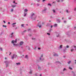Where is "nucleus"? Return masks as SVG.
I'll list each match as a JSON object with an SVG mask.
<instances>
[{
    "label": "nucleus",
    "instance_id": "nucleus-47",
    "mask_svg": "<svg viewBox=\"0 0 76 76\" xmlns=\"http://www.w3.org/2000/svg\"><path fill=\"white\" fill-rule=\"evenodd\" d=\"M74 3H76V0H74Z\"/></svg>",
    "mask_w": 76,
    "mask_h": 76
},
{
    "label": "nucleus",
    "instance_id": "nucleus-22",
    "mask_svg": "<svg viewBox=\"0 0 76 76\" xmlns=\"http://www.w3.org/2000/svg\"><path fill=\"white\" fill-rule=\"evenodd\" d=\"M60 48H63V45H61L59 47Z\"/></svg>",
    "mask_w": 76,
    "mask_h": 76
},
{
    "label": "nucleus",
    "instance_id": "nucleus-7",
    "mask_svg": "<svg viewBox=\"0 0 76 76\" xmlns=\"http://www.w3.org/2000/svg\"><path fill=\"white\" fill-rule=\"evenodd\" d=\"M56 21L58 23H60V22L61 21L60 19H56Z\"/></svg>",
    "mask_w": 76,
    "mask_h": 76
},
{
    "label": "nucleus",
    "instance_id": "nucleus-23",
    "mask_svg": "<svg viewBox=\"0 0 76 76\" xmlns=\"http://www.w3.org/2000/svg\"><path fill=\"white\" fill-rule=\"evenodd\" d=\"M67 71V69H66L65 68H64L63 69V71Z\"/></svg>",
    "mask_w": 76,
    "mask_h": 76
},
{
    "label": "nucleus",
    "instance_id": "nucleus-27",
    "mask_svg": "<svg viewBox=\"0 0 76 76\" xmlns=\"http://www.w3.org/2000/svg\"><path fill=\"white\" fill-rule=\"evenodd\" d=\"M25 58H28V55L26 56H25Z\"/></svg>",
    "mask_w": 76,
    "mask_h": 76
},
{
    "label": "nucleus",
    "instance_id": "nucleus-39",
    "mask_svg": "<svg viewBox=\"0 0 76 76\" xmlns=\"http://www.w3.org/2000/svg\"><path fill=\"white\" fill-rule=\"evenodd\" d=\"M74 11H76V8L75 7L74 10Z\"/></svg>",
    "mask_w": 76,
    "mask_h": 76
},
{
    "label": "nucleus",
    "instance_id": "nucleus-13",
    "mask_svg": "<svg viewBox=\"0 0 76 76\" xmlns=\"http://www.w3.org/2000/svg\"><path fill=\"white\" fill-rule=\"evenodd\" d=\"M16 5H11V7H16Z\"/></svg>",
    "mask_w": 76,
    "mask_h": 76
},
{
    "label": "nucleus",
    "instance_id": "nucleus-10",
    "mask_svg": "<svg viewBox=\"0 0 76 76\" xmlns=\"http://www.w3.org/2000/svg\"><path fill=\"white\" fill-rule=\"evenodd\" d=\"M15 24H16V23H13L12 24V27H14V26H15Z\"/></svg>",
    "mask_w": 76,
    "mask_h": 76
},
{
    "label": "nucleus",
    "instance_id": "nucleus-48",
    "mask_svg": "<svg viewBox=\"0 0 76 76\" xmlns=\"http://www.w3.org/2000/svg\"><path fill=\"white\" fill-rule=\"evenodd\" d=\"M47 35H50V33H47Z\"/></svg>",
    "mask_w": 76,
    "mask_h": 76
},
{
    "label": "nucleus",
    "instance_id": "nucleus-49",
    "mask_svg": "<svg viewBox=\"0 0 76 76\" xmlns=\"http://www.w3.org/2000/svg\"><path fill=\"white\" fill-rule=\"evenodd\" d=\"M36 1H37L38 2H39V1H40V0H36Z\"/></svg>",
    "mask_w": 76,
    "mask_h": 76
},
{
    "label": "nucleus",
    "instance_id": "nucleus-50",
    "mask_svg": "<svg viewBox=\"0 0 76 76\" xmlns=\"http://www.w3.org/2000/svg\"><path fill=\"white\" fill-rule=\"evenodd\" d=\"M0 50H1V51H2V48H0Z\"/></svg>",
    "mask_w": 76,
    "mask_h": 76
},
{
    "label": "nucleus",
    "instance_id": "nucleus-28",
    "mask_svg": "<svg viewBox=\"0 0 76 76\" xmlns=\"http://www.w3.org/2000/svg\"><path fill=\"white\" fill-rule=\"evenodd\" d=\"M24 16H26V13H25V12H24Z\"/></svg>",
    "mask_w": 76,
    "mask_h": 76
},
{
    "label": "nucleus",
    "instance_id": "nucleus-20",
    "mask_svg": "<svg viewBox=\"0 0 76 76\" xmlns=\"http://www.w3.org/2000/svg\"><path fill=\"white\" fill-rule=\"evenodd\" d=\"M28 32H31V29H29L28 30H27Z\"/></svg>",
    "mask_w": 76,
    "mask_h": 76
},
{
    "label": "nucleus",
    "instance_id": "nucleus-36",
    "mask_svg": "<svg viewBox=\"0 0 76 76\" xmlns=\"http://www.w3.org/2000/svg\"><path fill=\"white\" fill-rule=\"evenodd\" d=\"M48 6H51V4H48Z\"/></svg>",
    "mask_w": 76,
    "mask_h": 76
},
{
    "label": "nucleus",
    "instance_id": "nucleus-56",
    "mask_svg": "<svg viewBox=\"0 0 76 76\" xmlns=\"http://www.w3.org/2000/svg\"><path fill=\"white\" fill-rule=\"evenodd\" d=\"M11 54H12V53L10 52V53L9 54L10 56V55H11Z\"/></svg>",
    "mask_w": 76,
    "mask_h": 76
},
{
    "label": "nucleus",
    "instance_id": "nucleus-12",
    "mask_svg": "<svg viewBox=\"0 0 76 76\" xmlns=\"http://www.w3.org/2000/svg\"><path fill=\"white\" fill-rule=\"evenodd\" d=\"M16 65H17V66H18L19 65H20V63L19 62L18 63H16Z\"/></svg>",
    "mask_w": 76,
    "mask_h": 76
},
{
    "label": "nucleus",
    "instance_id": "nucleus-60",
    "mask_svg": "<svg viewBox=\"0 0 76 76\" xmlns=\"http://www.w3.org/2000/svg\"><path fill=\"white\" fill-rule=\"evenodd\" d=\"M74 28L75 29H76V27H75Z\"/></svg>",
    "mask_w": 76,
    "mask_h": 76
},
{
    "label": "nucleus",
    "instance_id": "nucleus-21",
    "mask_svg": "<svg viewBox=\"0 0 76 76\" xmlns=\"http://www.w3.org/2000/svg\"><path fill=\"white\" fill-rule=\"evenodd\" d=\"M72 73H73V76H75L76 75L75 74V73H74V72H73V71L72 72Z\"/></svg>",
    "mask_w": 76,
    "mask_h": 76
},
{
    "label": "nucleus",
    "instance_id": "nucleus-30",
    "mask_svg": "<svg viewBox=\"0 0 76 76\" xmlns=\"http://www.w3.org/2000/svg\"><path fill=\"white\" fill-rule=\"evenodd\" d=\"M56 63H58V64H61V63H60V62L59 61H56Z\"/></svg>",
    "mask_w": 76,
    "mask_h": 76
},
{
    "label": "nucleus",
    "instance_id": "nucleus-4",
    "mask_svg": "<svg viewBox=\"0 0 76 76\" xmlns=\"http://www.w3.org/2000/svg\"><path fill=\"white\" fill-rule=\"evenodd\" d=\"M16 57H17V55H16L13 54V56H12V59H13L14 58V57L16 58Z\"/></svg>",
    "mask_w": 76,
    "mask_h": 76
},
{
    "label": "nucleus",
    "instance_id": "nucleus-53",
    "mask_svg": "<svg viewBox=\"0 0 76 76\" xmlns=\"http://www.w3.org/2000/svg\"><path fill=\"white\" fill-rule=\"evenodd\" d=\"M13 3H15V4L16 3V2H15V1H13Z\"/></svg>",
    "mask_w": 76,
    "mask_h": 76
},
{
    "label": "nucleus",
    "instance_id": "nucleus-64",
    "mask_svg": "<svg viewBox=\"0 0 76 76\" xmlns=\"http://www.w3.org/2000/svg\"><path fill=\"white\" fill-rule=\"evenodd\" d=\"M68 19H69V20L71 19V18H69Z\"/></svg>",
    "mask_w": 76,
    "mask_h": 76
},
{
    "label": "nucleus",
    "instance_id": "nucleus-8",
    "mask_svg": "<svg viewBox=\"0 0 76 76\" xmlns=\"http://www.w3.org/2000/svg\"><path fill=\"white\" fill-rule=\"evenodd\" d=\"M17 41V39H15V40H14V41L12 40V43H14V42H16Z\"/></svg>",
    "mask_w": 76,
    "mask_h": 76
},
{
    "label": "nucleus",
    "instance_id": "nucleus-61",
    "mask_svg": "<svg viewBox=\"0 0 76 76\" xmlns=\"http://www.w3.org/2000/svg\"><path fill=\"white\" fill-rule=\"evenodd\" d=\"M31 35H32L31 34H29V36H31Z\"/></svg>",
    "mask_w": 76,
    "mask_h": 76
},
{
    "label": "nucleus",
    "instance_id": "nucleus-46",
    "mask_svg": "<svg viewBox=\"0 0 76 76\" xmlns=\"http://www.w3.org/2000/svg\"><path fill=\"white\" fill-rule=\"evenodd\" d=\"M19 53H20V54H21V53H22V52H21V51H19L18 52Z\"/></svg>",
    "mask_w": 76,
    "mask_h": 76
},
{
    "label": "nucleus",
    "instance_id": "nucleus-19",
    "mask_svg": "<svg viewBox=\"0 0 76 76\" xmlns=\"http://www.w3.org/2000/svg\"><path fill=\"white\" fill-rule=\"evenodd\" d=\"M28 11L26 9H25L24 10V12H28Z\"/></svg>",
    "mask_w": 76,
    "mask_h": 76
},
{
    "label": "nucleus",
    "instance_id": "nucleus-59",
    "mask_svg": "<svg viewBox=\"0 0 76 76\" xmlns=\"http://www.w3.org/2000/svg\"><path fill=\"white\" fill-rule=\"evenodd\" d=\"M75 64H76V60H75Z\"/></svg>",
    "mask_w": 76,
    "mask_h": 76
},
{
    "label": "nucleus",
    "instance_id": "nucleus-55",
    "mask_svg": "<svg viewBox=\"0 0 76 76\" xmlns=\"http://www.w3.org/2000/svg\"><path fill=\"white\" fill-rule=\"evenodd\" d=\"M8 23V24L10 25V22H9Z\"/></svg>",
    "mask_w": 76,
    "mask_h": 76
},
{
    "label": "nucleus",
    "instance_id": "nucleus-63",
    "mask_svg": "<svg viewBox=\"0 0 76 76\" xmlns=\"http://www.w3.org/2000/svg\"><path fill=\"white\" fill-rule=\"evenodd\" d=\"M50 28H53V26H51Z\"/></svg>",
    "mask_w": 76,
    "mask_h": 76
},
{
    "label": "nucleus",
    "instance_id": "nucleus-41",
    "mask_svg": "<svg viewBox=\"0 0 76 76\" xmlns=\"http://www.w3.org/2000/svg\"><path fill=\"white\" fill-rule=\"evenodd\" d=\"M26 30H25V31H23V33H25V32H26Z\"/></svg>",
    "mask_w": 76,
    "mask_h": 76
},
{
    "label": "nucleus",
    "instance_id": "nucleus-24",
    "mask_svg": "<svg viewBox=\"0 0 76 76\" xmlns=\"http://www.w3.org/2000/svg\"><path fill=\"white\" fill-rule=\"evenodd\" d=\"M72 47H74V48L75 49V50H76V46H72Z\"/></svg>",
    "mask_w": 76,
    "mask_h": 76
},
{
    "label": "nucleus",
    "instance_id": "nucleus-25",
    "mask_svg": "<svg viewBox=\"0 0 76 76\" xmlns=\"http://www.w3.org/2000/svg\"><path fill=\"white\" fill-rule=\"evenodd\" d=\"M70 63H71V61H69L67 63L68 64H70Z\"/></svg>",
    "mask_w": 76,
    "mask_h": 76
},
{
    "label": "nucleus",
    "instance_id": "nucleus-15",
    "mask_svg": "<svg viewBox=\"0 0 76 76\" xmlns=\"http://www.w3.org/2000/svg\"><path fill=\"white\" fill-rule=\"evenodd\" d=\"M59 34L58 33H57L56 34V37H59Z\"/></svg>",
    "mask_w": 76,
    "mask_h": 76
},
{
    "label": "nucleus",
    "instance_id": "nucleus-3",
    "mask_svg": "<svg viewBox=\"0 0 76 76\" xmlns=\"http://www.w3.org/2000/svg\"><path fill=\"white\" fill-rule=\"evenodd\" d=\"M37 26H39V28H41V26H42L41 25V22H39L38 23Z\"/></svg>",
    "mask_w": 76,
    "mask_h": 76
},
{
    "label": "nucleus",
    "instance_id": "nucleus-18",
    "mask_svg": "<svg viewBox=\"0 0 76 76\" xmlns=\"http://www.w3.org/2000/svg\"><path fill=\"white\" fill-rule=\"evenodd\" d=\"M37 66L38 67V69H41V67L39 66L38 65H37Z\"/></svg>",
    "mask_w": 76,
    "mask_h": 76
},
{
    "label": "nucleus",
    "instance_id": "nucleus-9",
    "mask_svg": "<svg viewBox=\"0 0 76 76\" xmlns=\"http://www.w3.org/2000/svg\"><path fill=\"white\" fill-rule=\"evenodd\" d=\"M23 42H20V45H23Z\"/></svg>",
    "mask_w": 76,
    "mask_h": 76
},
{
    "label": "nucleus",
    "instance_id": "nucleus-16",
    "mask_svg": "<svg viewBox=\"0 0 76 76\" xmlns=\"http://www.w3.org/2000/svg\"><path fill=\"white\" fill-rule=\"evenodd\" d=\"M54 27H57V24H55L53 25Z\"/></svg>",
    "mask_w": 76,
    "mask_h": 76
},
{
    "label": "nucleus",
    "instance_id": "nucleus-17",
    "mask_svg": "<svg viewBox=\"0 0 76 76\" xmlns=\"http://www.w3.org/2000/svg\"><path fill=\"white\" fill-rule=\"evenodd\" d=\"M13 33H12V34H11V38H12L13 37Z\"/></svg>",
    "mask_w": 76,
    "mask_h": 76
},
{
    "label": "nucleus",
    "instance_id": "nucleus-26",
    "mask_svg": "<svg viewBox=\"0 0 76 76\" xmlns=\"http://www.w3.org/2000/svg\"><path fill=\"white\" fill-rule=\"evenodd\" d=\"M21 26L22 27H24V24H21Z\"/></svg>",
    "mask_w": 76,
    "mask_h": 76
},
{
    "label": "nucleus",
    "instance_id": "nucleus-51",
    "mask_svg": "<svg viewBox=\"0 0 76 76\" xmlns=\"http://www.w3.org/2000/svg\"><path fill=\"white\" fill-rule=\"evenodd\" d=\"M38 49H39V50H40L41 49V48H38Z\"/></svg>",
    "mask_w": 76,
    "mask_h": 76
},
{
    "label": "nucleus",
    "instance_id": "nucleus-62",
    "mask_svg": "<svg viewBox=\"0 0 76 76\" xmlns=\"http://www.w3.org/2000/svg\"><path fill=\"white\" fill-rule=\"evenodd\" d=\"M61 1L63 2V0H61Z\"/></svg>",
    "mask_w": 76,
    "mask_h": 76
},
{
    "label": "nucleus",
    "instance_id": "nucleus-14",
    "mask_svg": "<svg viewBox=\"0 0 76 76\" xmlns=\"http://www.w3.org/2000/svg\"><path fill=\"white\" fill-rule=\"evenodd\" d=\"M65 50H63V51H64V53H65V52H66V50H67L66 47H65Z\"/></svg>",
    "mask_w": 76,
    "mask_h": 76
},
{
    "label": "nucleus",
    "instance_id": "nucleus-54",
    "mask_svg": "<svg viewBox=\"0 0 76 76\" xmlns=\"http://www.w3.org/2000/svg\"><path fill=\"white\" fill-rule=\"evenodd\" d=\"M3 22H4V23H6V22H5V21L4 20V21H3Z\"/></svg>",
    "mask_w": 76,
    "mask_h": 76
},
{
    "label": "nucleus",
    "instance_id": "nucleus-34",
    "mask_svg": "<svg viewBox=\"0 0 76 76\" xmlns=\"http://www.w3.org/2000/svg\"><path fill=\"white\" fill-rule=\"evenodd\" d=\"M32 39L33 40H36V39L35 38H32Z\"/></svg>",
    "mask_w": 76,
    "mask_h": 76
},
{
    "label": "nucleus",
    "instance_id": "nucleus-43",
    "mask_svg": "<svg viewBox=\"0 0 76 76\" xmlns=\"http://www.w3.org/2000/svg\"><path fill=\"white\" fill-rule=\"evenodd\" d=\"M56 1L57 2H60V0H56Z\"/></svg>",
    "mask_w": 76,
    "mask_h": 76
},
{
    "label": "nucleus",
    "instance_id": "nucleus-32",
    "mask_svg": "<svg viewBox=\"0 0 76 76\" xmlns=\"http://www.w3.org/2000/svg\"><path fill=\"white\" fill-rule=\"evenodd\" d=\"M53 13H54L56 12V11H55V10H53Z\"/></svg>",
    "mask_w": 76,
    "mask_h": 76
},
{
    "label": "nucleus",
    "instance_id": "nucleus-57",
    "mask_svg": "<svg viewBox=\"0 0 76 76\" xmlns=\"http://www.w3.org/2000/svg\"><path fill=\"white\" fill-rule=\"evenodd\" d=\"M64 23H66V21H64Z\"/></svg>",
    "mask_w": 76,
    "mask_h": 76
},
{
    "label": "nucleus",
    "instance_id": "nucleus-33",
    "mask_svg": "<svg viewBox=\"0 0 76 76\" xmlns=\"http://www.w3.org/2000/svg\"><path fill=\"white\" fill-rule=\"evenodd\" d=\"M37 6H39V3L37 4Z\"/></svg>",
    "mask_w": 76,
    "mask_h": 76
},
{
    "label": "nucleus",
    "instance_id": "nucleus-40",
    "mask_svg": "<svg viewBox=\"0 0 76 76\" xmlns=\"http://www.w3.org/2000/svg\"><path fill=\"white\" fill-rule=\"evenodd\" d=\"M66 48H69V46L68 45H67L66 46Z\"/></svg>",
    "mask_w": 76,
    "mask_h": 76
},
{
    "label": "nucleus",
    "instance_id": "nucleus-2",
    "mask_svg": "<svg viewBox=\"0 0 76 76\" xmlns=\"http://www.w3.org/2000/svg\"><path fill=\"white\" fill-rule=\"evenodd\" d=\"M4 63L6 64V67H9V62L6 61H5L4 62Z\"/></svg>",
    "mask_w": 76,
    "mask_h": 76
},
{
    "label": "nucleus",
    "instance_id": "nucleus-38",
    "mask_svg": "<svg viewBox=\"0 0 76 76\" xmlns=\"http://www.w3.org/2000/svg\"><path fill=\"white\" fill-rule=\"evenodd\" d=\"M69 69H70V70H72V68H71V67H69Z\"/></svg>",
    "mask_w": 76,
    "mask_h": 76
},
{
    "label": "nucleus",
    "instance_id": "nucleus-45",
    "mask_svg": "<svg viewBox=\"0 0 76 76\" xmlns=\"http://www.w3.org/2000/svg\"><path fill=\"white\" fill-rule=\"evenodd\" d=\"M51 29H50V30L49 31V32H51Z\"/></svg>",
    "mask_w": 76,
    "mask_h": 76
},
{
    "label": "nucleus",
    "instance_id": "nucleus-1",
    "mask_svg": "<svg viewBox=\"0 0 76 76\" xmlns=\"http://www.w3.org/2000/svg\"><path fill=\"white\" fill-rule=\"evenodd\" d=\"M31 18L32 19H33V20H35V14L33 13L31 15Z\"/></svg>",
    "mask_w": 76,
    "mask_h": 76
},
{
    "label": "nucleus",
    "instance_id": "nucleus-29",
    "mask_svg": "<svg viewBox=\"0 0 76 76\" xmlns=\"http://www.w3.org/2000/svg\"><path fill=\"white\" fill-rule=\"evenodd\" d=\"M32 72V71H31L30 72H29V74H31Z\"/></svg>",
    "mask_w": 76,
    "mask_h": 76
},
{
    "label": "nucleus",
    "instance_id": "nucleus-44",
    "mask_svg": "<svg viewBox=\"0 0 76 76\" xmlns=\"http://www.w3.org/2000/svg\"><path fill=\"white\" fill-rule=\"evenodd\" d=\"M11 12H13V9H11Z\"/></svg>",
    "mask_w": 76,
    "mask_h": 76
},
{
    "label": "nucleus",
    "instance_id": "nucleus-6",
    "mask_svg": "<svg viewBox=\"0 0 76 76\" xmlns=\"http://www.w3.org/2000/svg\"><path fill=\"white\" fill-rule=\"evenodd\" d=\"M43 55H42L41 56V57H40V60H43L44 58H43Z\"/></svg>",
    "mask_w": 76,
    "mask_h": 76
},
{
    "label": "nucleus",
    "instance_id": "nucleus-31",
    "mask_svg": "<svg viewBox=\"0 0 76 76\" xmlns=\"http://www.w3.org/2000/svg\"><path fill=\"white\" fill-rule=\"evenodd\" d=\"M66 12L67 13H70V11H68L67 10H66Z\"/></svg>",
    "mask_w": 76,
    "mask_h": 76
},
{
    "label": "nucleus",
    "instance_id": "nucleus-37",
    "mask_svg": "<svg viewBox=\"0 0 76 76\" xmlns=\"http://www.w3.org/2000/svg\"><path fill=\"white\" fill-rule=\"evenodd\" d=\"M3 27H5V28H6V27H7V26H4V25H3Z\"/></svg>",
    "mask_w": 76,
    "mask_h": 76
},
{
    "label": "nucleus",
    "instance_id": "nucleus-35",
    "mask_svg": "<svg viewBox=\"0 0 76 76\" xmlns=\"http://www.w3.org/2000/svg\"><path fill=\"white\" fill-rule=\"evenodd\" d=\"M73 50H74V49H72L71 50V52H72V51H73Z\"/></svg>",
    "mask_w": 76,
    "mask_h": 76
},
{
    "label": "nucleus",
    "instance_id": "nucleus-42",
    "mask_svg": "<svg viewBox=\"0 0 76 76\" xmlns=\"http://www.w3.org/2000/svg\"><path fill=\"white\" fill-rule=\"evenodd\" d=\"M35 75L36 76H38V75H37V73H35Z\"/></svg>",
    "mask_w": 76,
    "mask_h": 76
},
{
    "label": "nucleus",
    "instance_id": "nucleus-5",
    "mask_svg": "<svg viewBox=\"0 0 76 76\" xmlns=\"http://www.w3.org/2000/svg\"><path fill=\"white\" fill-rule=\"evenodd\" d=\"M47 10V8H44V10H42L43 13H46V10Z\"/></svg>",
    "mask_w": 76,
    "mask_h": 76
},
{
    "label": "nucleus",
    "instance_id": "nucleus-58",
    "mask_svg": "<svg viewBox=\"0 0 76 76\" xmlns=\"http://www.w3.org/2000/svg\"><path fill=\"white\" fill-rule=\"evenodd\" d=\"M45 1V0H43L42 1L44 2V1Z\"/></svg>",
    "mask_w": 76,
    "mask_h": 76
},
{
    "label": "nucleus",
    "instance_id": "nucleus-52",
    "mask_svg": "<svg viewBox=\"0 0 76 76\" xmlns=\"http://www.w3.org/2000/svg\"><path fill=\"white\" fill-rule=\"evenodd\" d=\"M63 57L64 58H66V56H64Z\"/></svg>",
    "mask_w": 76,
    "mask_h": 76
},
{
    "label": "nucleus",
    "instance_id": "nucleus-11",
    "mask_svg": "<svg viewBox=\"0 0 76 76\" xmlns=\"http://www.w3.org/2000/svg\"><path fill=\"white\" fill-rule=\"evenodd\" d=\"M53 56H58V54H57V53H55L53 54Z\"/></svg>",
    "mask_w": 76,
    "mask_h": 76
}]
</instances>
